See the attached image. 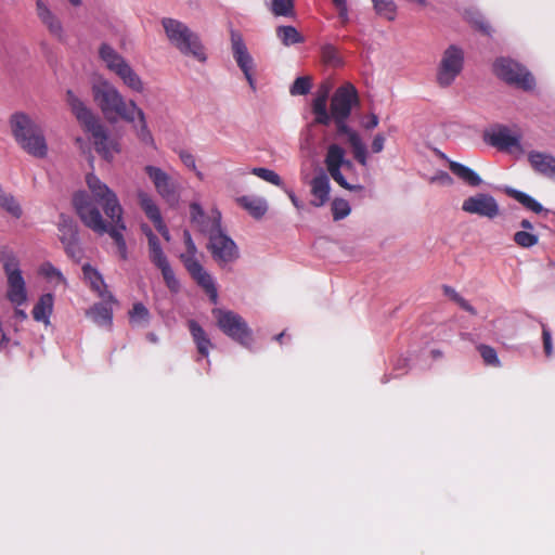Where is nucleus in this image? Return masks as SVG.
Wrapping results in <instances>:
<instances>
[{
  "label": "nucleus",
  "mask_w": 555,
  "mask_h": 555,
  "mask_svg": "<svg viewBox=\"0 0 555 555\" xmlns=\"http://www.w3.org/2000/svg\"><path fill=\"white\" fill-rule=\"evenodd\" d=\"M86 182L91 194L80 191L74 194L73 205L81 222L99 235L107 233L114 241L119 257L128 258L124 238L126 224L122 208L116 194L95 175L89 173Z\"/></svg>",
  "instance_id": "nucleus-1"
},
{
  "label": "nucleus",
  "mask_w": 555,
  "mask_h": 555,
  "mask_svg": "<svg viewBox=\"0 0 555 555\" xmlns=\"http://www.w3.org/2000/svg\"><path fill=\"white\" fill-rule=\"evenodd\" d=\"M66 102L77 120L92 134L95 151L111 162L119 153L118 143L107 137L105 128L91 109L72 90L66 92Z\"/></svg>",
  "instance_id": "nucleus-2"
},
{
  "label": "nucleus",
  "mask_w": 555,
  "mask_h": 555,
  "mask_svg": "<svg viewBox=\"0 0 555 555\" xmlns=\"http://www.w3.org/2000/svg\"><path fill=\"white\" fill-rule=\"evenodd\" d=\"M92 96L103 115L115 120L121 118L133 122L135 119L137 104L130 100L127 102L118 89L108 80L100 78L92 85Z\"/></svg>",
  "instance_id": "nucleus-3"
},
{
  "label": "nucleus",
  "mask_w": 555,
  "mask_h": 555,
  "mask_svg": "<svg viewBox=\"0 0 555 555\" xmlns=\"http://www.w3.org/2000/svg\"><path fill=\"white\" fill-rule=\"evenodd\" d=\"M10 128L16 143L27 154L44 158L48 154V144L41 127L27 114L17 112L11 115Z\"/></svg>",
  "instance_id": "nucleus-4"
},
{
  "label": "nucleus",
  "mask_w": 555,
  "mask_h": 555,
  "mask_svg": "<svg viewBox=\"0 0 555 555\" xmlns=\"http://www.w3.org/2000/svg\"><path fill=\"white\" fill-rule=\"evenodd\" d=\"M162 24L171 44L182 54L191 55L199 62L206 61V53L198 36L185 24L173 18H163Z\"/></svg>",
  "instance_id": "nucleus-5"
},
{
  "label": "nucleus",
  "mask_w": 555,
  "mask_h": 555,
  "mask_svg": "<svg viewBox=\"0 0 555 555\" xmlns=\"http://www.w3.org/2000/svg\"><path fill=\"white\" fill-rule=\"evenodd\" d=\"M0 261L7 275V298L12 305L20 307L27 300V289L20 269L18 258L11 248L2 247L0 250Z\"/></svg>",
  "instance_id": "nucleus-6"
},
{
  "label": "nucleus",
  "mask_w": 555,
  "mask_h": 555,
  "mask_svg": "<svg viewBox=\"0 0 555 555\" xmlns=\"http://www.w3.org/2000/svg\"><path fill=\"white\" fill-rule=\"evenodd\" d=\"M219 330L244 347H249L253 341V331L246 321L231 310L216 308L212 310Z\"/></svg>",
  "instance_id": "nucleus-7"
},
{
  "label": "nucleus",
  "mask_w": 555,
  "mask_h": 555,
  "mask_svg": "<svg viewBox=\"0 0 555 555\" xmlns=\"http://www.w3.org/2000/svg\"><path fill=\"white\" fill-rule=\"evenodd\" d=\"M494 74L508 85L530 91L535 86L534 77L514 60L500 57L493 64Z\"/></svg>",
  "instance_id": "nucleus-8"
},
{
  "label": "nucleus",
  "mask_w": 555,
  "mask_h": 555,
  "mask_svg": "<svg viewBox=\"0 0 555 555\" xmlns=\"http://www.w3.org/2000/svg\"><path fill=\"white\" fill-rule=\"evenodd\" d=\"M464 64V52L456 46H450L442 54L437 74L440 87L450 86L460 75Z\"/></svg>",
  "instance_id": "nucleus-9"
},
{
  "label": "nucleus",
  "mask_w": 555,
  "mask_h": 555,
  "mask_svg": "<svg viewBox=\"0 0 555 555\" xmlns=\"http://www.w3.org/2000/svg\"><path fill=\"white\" fill-rule=\"evenodd\" d=\"M207 249L219 266L234 262L240 257L235 242L222 229L208 237Z\"/></svg>",
  "instance_id": "nucleus-10"
},
{
  "label": "nucleus",
  "mask_w": 555,
  "mask_h": 555,
  "mask_svg": "<svg viewBox=\"0 0 555 555\" xmlns=\"http://www.w3.org/2000/svg\"><path fill=\"white\" fill-rule=\"evenodd\" d=\"M359 104L356 87L346 82L338 87L331 99V118H349L352 107Z\"/></svg>",
  "instance_id": "nucleus-11"
},
{
  "label": "nucleus",
  "mask_w": 555,
  "mask_h": 555,
  "mask_svg": "<svg viewBox=\"0 0 555 555\" xmlns=\"http://www.w3.org/2000/svg\"><path fill=\"white\" fill-rule=\"evenodd\" d=\"M326 169L333 180L338 183L341 188L353 191L361 189L360 185H351L347 182L343 173L340 172V168L343 166L350 167L351 162L345 158V151L338 144H331L327 147V152L324 159Z\"/></svg>",
  "instance_id": "nucleus-12"
},
{
  "label": "nucleus",
  "mask_w": 555,
  "mask_h": 555,
  "mask_svg": "<svg viewBox=\"0 0 555 555\" xmlns=\"http://www.w3.org/2000/svg\"><path fill=\"white\" fill-rule=\"evenodd\" d=\"M144 171L153 182L157 193L169 204L178 202V186L176 181L159 167L147 165Z\"/></svg>",
  "instance_id": "nucleus-13"
},
{
  "label": "nucleus",
  "mask_w": 555,
  "mask_h": 555,
  "mask_svg": "<svg viewBox=\"0 0 555 555\" xmlns=\"http://www.w3.org/2000/svg\"><path fill=\"white\" fill-rule=\"evenodd\" d=\"M462 209L465 212L489 219H494L500 214V207L495 198L485 193H478L474 196L467 197L462 204Z\"/></svg>",
  "instance_id": "nucleus-14"
},
{
  "label": "nucleus",
  "mask_w": 555,
  "mask_h": 555,
  "mask_svg": "<svg viewBox=\"0 0 555 555\" xmlns=\"http://www.w3.org/2000/svg\"><path fill=\"white\" fill-rule=\"evenodd\" d=\"M59 236L68 257L79 258L81 256V249L78 244V227L72 218L61 215Z\"/></svg>",
  "instance_id": "nucleus-15"
},
{
  "label": "nucleus",
  "mask_w": 555,
  "mask_h": 555,
  "mask_svg": "<svg viewBox=\"0 0 555 555\" xmlns=\"http://www.w3.org/2000/svg\"><path fill=\"white\" fill-rule=\"evenodd\" d=\"M191 222L204 234L210 237L215 231L221 228V214L218 210L207 216L199 204L191 203L190 205Z\"/></svg>",
  "instance_id": "nucleus-16"
},
{
  "label": "nucleus",
  "mask_w": 555,
  "mask_h": 555,
  "mask_svg": "<svg viewBox=\"0 0 555 555\" xmlns=\"http://www.w3.org/2000/svg\"><path fill=\"white\" fill-rule=\"evenodd\" d=\"M185 269L193 280L206 292L212 304H217L218 291L212 276L204 269L198 260H185Z\"/></svg>",
  "instance_id": "nucleus-17"
},
{
  "label": "nucleus",
  "mask_w": 555,
  "mask_h": 555,
  "mask_svg": "<svg viewBox=\"0 0 555 555\" xmlns=\"http://www.w3.org/2000/svg\"><path fill=\"white\" fill-rule=\"evenodd\" d=\"M232 51L233 56L241 70L244 73L246 80L248 81L251 89L255 90V79L253 78L251 75L254 61L250 54L248 53L243 39L240 36H232Z\"/></svg>",
  "instance_id": "nucleus-18"
},
{
  "label": "nucleus",
  "mask_w": 555,
  "mask_h": 555,
  "mask_svg": "<svg viewBox=\"0 0 555 555\" xmlns=\"http://www.w3.org/2000/svg\"><path fill=\"white\" fill-rule=\"evenodd\" d=\"M487 142L500 151H511L520 147V135L514 134L506 126H498L487 134Z\"/></svg>",
  "instance_id": "nucleus-19"
},
{
  "label": "nucleus",
  "mask_w": 555,
  "mask_h": 555,
  "mask_svg": "<svg viewBox=\"0 0 555 555\" xmlns=\"http://www.w3.org/2000/svg\"><path fill=\"white\" fill-rule=\"evenodd\" d=\"M528 162L535 172L555 180V157L553 155L532 151L528 154Z\"/></svg>",
  "instance_id": "nucleus-20"
},
{
  "label": "nucleus",
  "mask_w": 555,
  "mask_h": 555,
  "mask_svg": "<svg viewBox=\"0 0 555 555\" xmlns=\"http://www.w3.org/2000/svg\"><path fill=\"white\" fill-rule=\"evenodd\" d=\"M82 273L85 281L89 284L92 291L98 293V295L104 299L115 301L114 296L106 289V284L102 274L96 269L91 264L86 263L82 266Z\"/></svg>",
  "instance_id": "nucleus-21"
},
{
  "label": "nucleus",
  "mask_w": 555,
  "mask_h": 555,
  "mask_svg": "<svg viewBox=\"0 0 555 555\" xmlns=\"http://www.w3.org/2000/svg\"><path fill=\"white\" fill-rule=\"evenodd\" d=\"M188 328L198 354L203 358H207L210 350L214 348V344L211 343L208 334L195 320L188 321Z\"/></svg>",
  "instance_id": "nucleus-22"
},
{
  "label": "nucleus",
  "mask_w": 555,
  "mask_h": 555,
  "mask_svg": "<svg viewBox=\"0 0 555 555\" xmlns=\"http://www.w3.org/2000/svg\"><path fill=\"white\" fill-rule=\"evenodd\" d=\"M310 185L313 196L310 204L314 207L323 206L328 201L331 191L328 177L322 172L311 180Z\"/></svg>",
  "instance_id": "nucleus-23"
},
{
  "label": "nucleus",
  "mask_w": 555,
  "mask_h": 555,
  "mask_svg": "<svg viewBox=\"0 0 555 555\" xmlns=\"http://www.w3.org/2000/svg\"><path fill=\"white\" fill-rule=\"evenodd\" d=\"M99 56L105 64L106 68L114 74L128 63L121 54L107 43H102L100 46Z\"/></svg>",
  "instance_id": "nucleus-24"
},
{
  "label": "nucleus",
  "mask_w": 555,
  "mask_h": 555,
  "mask_svg": "<svg viewBox=\"0 0 555 555\" xmlns=\"http://www.w3.org/2000/svg\"><path fill=\"white\" fill-rule=\"evenodd\" d=\"M53 304L54 297L51 293L41 295L31 311L34 320L48 325L53 312Z\"/></svg>",
  "instance_id": "nucleus-25"
},
{
  "label": "nucleus",
  "mask_w": 555,
  "mask_h": 555,
  "mask_svg": "<svg viewBox=\"0 0 555 555\" xmlns=\"http://www.w3.org/2000/svg\"><path fill=\"white\" fill-rule=\"evenodd\" d=\"M328 90L320 91L312 102V112L315 115V124L327 126L331 122V112H327L326 103Z\"/></svg>",
  "instance_id": "nucleus-26"
},
{
  "label": "nucleus",
  "mask_w": 555,
  "mask_h": 555,
  "mask_svg": "<svg viewBox=\"0 0 555 555\" xmlns=\"http://www.w3.org/2000/svg\"><path fill=\"white\" fill-rule=\"evenodd\" d=\"M36 5L41 22L48 27L52 35L60 37L62 34V25L59 18L49 10L43 1L37 0Z\"/></svg>",
  "instance_id": "nucleus-27"
},
{
  "label": "nucleus",
  "mask_w": 555,
  "mask_h": 555,
  "mask_svg": "<svg viewBox=\"0 0 555 555\" xmlns=\"http://www.w3.org/2000/svg\"><path fill=\"white\" fill-rule=\"evenodd\" d=\"M122 83L134 92L142 93L144 91V83L134 69L127 63L115 74Z\"/></svg>",
  "instance_id": "nucleus-28"
},
{
  "label": "nucleus",
  "mask_w": 555,
  "mask_h": 555,
  "mask_svg": "<svg viewBox=\"0 0 555 555\" xmlns=\"http://www.w3.org/2000/svg\"><path fill=\"white\" fill-rule=\"evenodd\" d=\"M122 83L134 92L142 93L144 91V83L134 69L127 63L115 74Z\"/></svg>",
  "instance_id": "nucleus-29"
},
{
  "label": "nucleus",
  "mask_w": 555,
  "mask_h": 555,
  "mask_svg": "<svg viewBox=\"0 0 555 555\" xmlns=\"http://www.w3.org/2000/svg\"><path fill=\"white\" fill-rule=\"evenodd\" d=\"M236 202L256 219L262 218L268 209L266 201L259 197L241 196L236 198Z\"/></svg>",
  "instance_id": "nucleus-30"
},
{
  "label": "nucleus",
  "mask_w": 555,
  "mask_h": 555,
  "mask_svg": "<svg viewBox=\"0 0 555 555\" xmlns=\"http://www.w3.org/2000/svg\"><path fill=\"white\" fill-rule=\"evenodd\" d=\"M449 169L454 176L469 186H478L481 183L479 175L461 163L450 162Z\"/></svg>",
  "instance_id": "nucleus-31"
},
{
  "label": "nucleus",
  "mask_w": 555,
  "mask_h": 555,
  "mask_svg": "<svg viewBox=\"0 0 555 555\" xmlns=\"http://www.w3.org/2000/svg\"><path fill=\"white\" fill-rule=\"evenodd\" d=\"M505 193L509 197L514 198L519 204H521L526 209H528L534 214H541L542 211H544L543 206L538 201H535L533 197H531L530 195H528L521 191H518V190H515L512 188H506Z\"/></svg>",
  "instance_id": "nucleus-32"
},
{
  "label": "nucleus",
  "mask_w": 555,
  "mask_h": 555,
  "mask_svg": "<svg viewBox=\"0 0 555 555\" xmlns=\"http://www.w3.org/2000/svg\"><path fill=\"white\" fill-rule=\"evenodd\" d=\"M139 205L144 211L145 216L153 222L162 217L158 206L153 197L144 191L138 193Z\"/></svg>",
  "instance_id": "nucleus-33"
},
{
  "label": "nucleus",
  "mask_w": 555,
  "mask_h": 555,
  "mask_svg": "<svg viewBox=\"0 0 555 555\" xmlns=\"http://www.w3.org/2000/svg\"><path fill=\"white\" fill-rule=\"evenodd\" d=\"M276 37L286 47L305 41L304 36L294 26H279Z\"/></svg>",
  "instance_id": "nucleus-34"
},
{
  "label": "nucleus",
  "mask_w": 555,
  "mask_h": 555,
  "mask_svg": "<svg viewBox=\"0 0 555 555\" xmlns=\"http://www.w3.org/2000/svg\"><path fill=\"white\" fill-rule=\"evenodd\" d=\"M89 314L99 325H112L113 310L111 307L103 304H95L89 311Z\"/></svg>",
  "instance_id": "nucleus-35"
},
{
  "label": "nucleus",
  "mask_w": 555,
  "mask_h": 555,
  "mask_svg": "<svg viewBox=\"0 0 555 555\" xmlns=\"http://www.w3.org/2000/svg\"><path fill=\"white\" fill-rule=\"evenodd\" d=\"M146 237L149 241L150 260L154 264H158L168 260L163 251L158 237L153 233L152 230H149V233H146Z\"/></svg>",
  "instance_id": "nucleus-36"
},
{
  "label": "nucleus",
  "mask_w": 555,
  "mask_h": 555,
  "mask_svg": "<svg viewBox=\"0 0 555 555\" xmlns=\"http://www.w3.org/2000/svg\"><path fill=\"white\" fill-rule=\"evenodd\" d=\"M155 266L162 271V275L165 281V284L170 289V292L178 293L180 289V283H179L178 279L176 278L175 272L169 264V261L166 260V261L155 264Z\"/></svg>",
  "instance_id": "nucleus-37"
},
{
  "label": "nucleus",
  "mask_w": 555,
  "mask_h": 555,
  "mask_svg": "<svg viewBox=\"0 0 555 555\" xmlns=\"http://www.w3.org/2000/svg\"><path fill=\"white\" fill-rule=\"evenodd\" d=\"M321 60L325 65L337 67L341 65L338 50L333 44H324L321 48Z\"/></svg>",
  "instance_id": "nucleus-38"
},
{
  "label": "nucleus",
  "mask_w": 555,
  "mask_h": 555,
  "mask_svg": "<svg viewBox=\"0 0 555 555\" xmlns=\"http://www.w3.org/2000/svg\"><path fill=\"white\" fill-rule=\"evenodd\" d=\"M372 2L377 14L386 17L388 21L395 20L397 7L393 0H372Z\"/></svg>",
  "instance_id": "nucleus-39"
},
{
  "label": "nucleus",
  "mask_w": 555,
  "mask_h": 555,
  "mask_svg": "<svg viewBox=\"0 0 555 555\" xmlns=\"http://www.w3.org/2000/svg\"><path fill=\"white\" fill-rule=\"evenodd\" d=\"M129 321L132 324H147L150 311L142 302H135L129 311Z\"/></svg>",
  "instance_id": "nucleus-40"
},
{
  "label": "nucleus",
  "mask_w": 555,
  "mask_h": 555,
  "mask_svg": "<svg viewBox=\"0 0 555 555\" xmlns=\"http://www.w3.org/2000/svg\"><path fill=\"white\" fill-rule=\"evenodd\" d=\"M0 207L5 209L9 214H11L15 218H20L22 216V209L20 204L15 201V198L0 189Z\"/></svg>",
  "instance_id": "nucleus-41"
},
{
  "label": "nucleus",
  "mask_w": 555,
  "mask_h": 555,
  "mask_svg": "<svg viewBox=\"0 0 555 555\" xmlns=\"http://www.w3.org/2000/svg\"><path fill=\"white\" fill-rule=\"evenodd\" d=\"M442 289H443L444 295H447L451 300L456 302L463 310H465L466 312H468L472 315L477 314L476 309L464 297H462L453 287L444 285Z\"/></svg>",
  "instance_id": "nucleus-42"
},
{
  "label": "nucleus",
  "mask_w": 555,
  "mask_h": 555,
  "mask_svg": "<svg viewBox=\"0 0 555 555\" xmlns=\"http://www.w3.org/2000/svg\"><path fill=\"white\" fill-rule=\"evenodd\" d=\"M477 350L479 351L483 362L488 366L499 367L501 366L500 359L495 349L489 345L480 344L477 346Z\"/></svg>",
  "instance_id": "nucleus-43"
},
{
  "label": "nucleus",
  "mask_w": 555,
  "mask_h": 555,
  "mask_svg": "<svg viewBox=\"0 0 555 555\" xmlns=\"http://www.w3.org/2000/svg\"><path fill=\"white\" fill-rule=\"evenodd\" d=\"M271 11L275 16H293L294 2L291 0H271Z\"/></svg>",
  "instance_id": "nucleus-44"
},
{
  "label": "nucleus",
  "mask_w": 555,
  "mask_h": 555,
  "mask_svg": "<svg viewBox=\"0 0 555 555\" xmlns=\"http://www.w3.org/2000/svg\"><path fill=\"white\" fill-rule=\"evenodd\" d=\"M135 117L139 118V128H138V137L139 139L146 143L153 144V137L151 131L147 128V124L145 120V115L141 108L137 106Z\"/></svg>",
  "instance_id": "nucleus-45"
},
{
  "label": "nucleus",
  "mask_w": 555,
  "mask_h": 555,
  "mask_svg": "<svg viewBox=\"0 0 555 555\" xmlns=\"http://www.w3.org/2000/svg\"><path fill=\"white\" fill-rule=\"evenodd\" d=\"M513 240L522 248H530L539 243V236L528 231H517L514 234Z\"/></svg>",
  "instance_id": "nucleus-46"
},
{
  "label": "nucleus",
  "mask_w": 555,
  "mask_h": 555,
  "mask_svg": "<svg viewBox=\"0 0 555 555\" xmlns=\"http://www.w3.org/2000/svg\"><path fill=\"white\" fill-rule=\"evenodd\" d=\"M251 173L273 185L282 186L283 184L281 177L271 169L256 167L251 170Z\"/></svg>",
  "instance_id": "nucleus-47"
},
{
  "label": "nucleus",
  "mask_w": 555,
  "mask_h": 555,
  "mask_svg": "<svg viewBox=\"0 0 555 555\" xmlns=\"http://www.w3.org/2000/svg\"><path fill=\"white\" fill-rule=\"evenodd\" d=\"M350 145L353 150V156L358 163L366 165V149L359 134H352L350 138Z\"/></svg>",
  "instance_id": "nucleus-48"
},
{
  "label": "nucleus",
  "mask_w": 555,
  "mask_h": 555,
  "mask_svg": "<svg viewBox=\"0 0 555 555\" xmlns=\"http://www.w3.org/2000/svg\"><path fill=\"white\" fill-rule=\"evenodd\" d=\"M349 203L344 198H335L332 203V214L334 220H341L350 214Z\"/></svg>",
  "instance_id": "nucleus-49"
},
{
  "label": "nucleus",
  "mask_w": 555,
  "mask_h": 555,
  "mask_svg": "<svg viewBox=\"0 0 555 555\" xmlns=\"http://www.w3.org/2000/svg\"><path fill=\"white\" fill-rule=\"evenodd\" d=\"M311 89V79L308 76L298 77L291 87L292 95H305Z\"/></svg>",
  "instance_id": "nucleus-50"
},
{
  "label": "nucleus",
  "mask_w": 555,
  "mask_h": 555,
  "mask_svg": "<svg viewBox=\"0 0 555 555\" xmlns=\"http://www.w3.org/2000/svg\"><path fill=\"white\" fill-rule=\"evenodd\" d=\"M40 274L50 281H55L56 283H65L66 280L61 273L59 269H56L52 263L46 262L40 267Z\"/></svg>",
  "instance_id": "nucleus-51"
},
{
  "label": "nucleus",
  "mask_w": 555,
  "mask_h": 555,
  "mask_svg": "<svg viewBox=\"0 0 555 555\" xmlns=\"http://www.w3.org/2000/svg\"><path fill=\"white\" fill-rule=\"evenodd\" d=\"M183 238H184V244H185V247H186V253L181 255V260L183 262V264H185V260H197L195 258V255H196V246L192 240V236L190 234V232L188 230H185L183 232Z\"/></svg>",
  "instance_id": "nucleus-52"
},
{
  "label": "nucleus",
  "mask_w": 555,
  "mask_h": 555,
  "mask_svg": "<svg viewBox=\"0 0 555 555\" xmlns=\"http://www.w3.org/2000/svg\"><path fill=\"white\" fill-rule=\"evenodd\" d=\"M335 122L336 130L338 134H346L348 137V142L350 143V138L352 134H358L354 130L349 128L347 125L348 118H332Z\"/></svg>",
  "instance_id": "nucleus-53"
},
{
  "label": "nucleus",
  "mask_w": 555,
  "mask_h": 555,
  "mask_svg": "<svg viewBox=\"0 0 555 555\" xmlns=\"http://www.w3.org/2000/svg\"><path fill=\"white\" fill-rule=\"evenodd\" d=\"M542 340L543 348L546 357L552 356L553 353V345H552V335L551 331L547 328L545 324H542Z\"/></svg>",
  "instance_id": "nucleus-54"
},
{
  "label": "nucleus",
  "mask_w": 555,
  "mask_h": 555,
  "mask_svg": "<svg viewBox=\"0 0 555 555\" xmlns=\"http://www.w3.org/2000/svg\"><path fill=\"white\" fill-rule=\"evenodd\" d=\"M179 157L188 168H191L193 170L196 169L195 158L191 153H189L188 151H180Z\"/></svg>",
  "instance_id": "nucleus-55"
},
{
  "label": "nucleus",
  "mask_w": 555,
  "mask_h": 555,
  "mask_svg": "<svg viewBox=\"0 0 555 555\" xmlns=\"http://www.w3.org/2000/svg\"><path fill=\"white\" fill-rule=\"evenodd\" d=\"M385 144V137L380 133L376 134L372 141V152L373 153H380L384 149Z\"/></svg>",
  "instance_id": "nucleus-56"
},
{
  "label": "nucleus",
  "mask_w": 555,
  "mask_h": 555,
  "mask_svg": "<svg viewBox=\"0 0 555 555\" xmlns=\"http://www.w3.org/2000/svg\"><path fill=\"white\" fill-rule=\"evenodd\" d=\"M335 7L338 10V17L340 18L341 23L347 24L349 20L347 2H344L343 4H335Z\"/></svg>",
  "instance_id": "nucleus-57"
},
{
  "label": "nucleus",
  "mask_w": 555,
  "mask_h": 555,
  "mask_svg": "<svg viewBox=\"0 0 555 555\" xmlns=\"http://www.w3.org/2000/svg\"><path fill=\"white\" fill-rule=\"evenodd\" d=\"M474 23L480 31H482L486 35L490 34L491 27L488 23H486L482 20H476Z\"/></svg>",
  "instance_id": "nucleus-58"
},
{
  "label": "nucleus",
  "mask_w": 555,
  "mask_h": 555,
  "mask_svg": "<svg viewBox=\"0 0 555 555\" xmlns=\"http://www.w3.org/2000/svg\"><path fill=\"white\" fill-rule=\"evenodd\" d=\"M378 125V117L375 114H370L369 120L365 122L364 127L366 129H374Z\"/></svg>",
  "instance_id": "nucleus-59"
},
{
  "label": "nucleus",
  "mask_w": 555,
  "mask_h": 555,
  "mask_svg": "<svg viewBox=\"0 0 555 555\" xmlns=\"http://www.w3.org/2000/svg\"><path fill=\"white\" fill-rule=\"evenodd\" d=\"M153 224L159 233L168 230L162 217L158 218V220L153 221Z\"/></svg>",
  "instance_id": "nucleus-60"
},
{
  "label": "nucleus",
  "mask_w": 555,
  "mask_h": 555,
  "mask_svg": "<svg viewBox=\"0 0 555 555\" xmlns=\"http://www.w3.org/2000/svg\"><path fill=\"white\" fill-rule=\"evenodd\" d=\"M288 196H289V199L292 201L293 205L297 209H300L302 207L301 203L299 202V199L296 197V195L293 192H288Z\"/></svg>",
  "instance_id": "nucleus-61"
},
{
  "label": "nucleus",
  "mask_w": 555,
  "mask_h": 555,
  "mask_svg": "<svg viewBox=\"0 0 555 555\" xmlns=\"http://www.w3.org/2000/svg\"><path fill=\"white\" fill-rule=\"evenodd\" d=\"M14 315H15L16 319H18L21 321H24V320L27 319V313L24 310H22V309H17L16 308L15 311H14Z\"/></svg>",
  "instance_id": "nucleus-62"
},
{
  "label": "nucleus",
  "mask_w": 555,
  "mask_h": 555,
  "mask_svg": "<svg viewBox=\"0 0 555 555\" xmlns=\"http://www.w3.org/2000/svg\"><path fill=\"white\" fill-rule=\"evenodd\" d=\"M520 227L525 229V231L533 229V224L528 219L521 220Z\"/></svg>",
  "instance_id": "nucleus-63"
},
{
  "label": "nucleus",
  "mask_w": 555,
  "mask_h": 555,
  "mask_svg": "<svg viewBox=\"0 0 555 555\" xmlns=\"http://www.w3.org/2000/svg\"><path fill=\"white\" fill-rule=\"evenodd\" d=\"M439 179L443 182V183H447V184H451L452 183V178L449 176V173L447 172H442L439 177Z\"/></svg>",
  "instance_id": "nucleus-64"
}]
</instances>
